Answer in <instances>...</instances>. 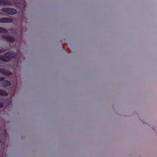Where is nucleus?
I'll return each mask as SVG.
<instances>
[{
	"label": "nucleus",
	"mask_w": 157,
	"mask_h": 157,
	"mask_svg": "<svg viewBox=\"0 0 157 157\" xmlns=\"http://www.w3.org/2000/svg\"><path fill=\"white\" fill-rule=\"evenodd\" d=\"M0 33L3 34L8 33V31L6 29L1 27H0Z\"/></svg>",
	"instance_id": "8"
},
{
	"label": "nucleus",
	"mask_w": 157,
	"mask_h": 157,
	"mask_svg": "<svg viewBox=\"0 0 157 157\" xmlns=\"http://www.w3.org/2000/svg\"><path fill=\"white\" fill-rule=\"evenodd\" d=\"M4 79H0V81L1 82L3 87H6L10 85V82L7 80H4Z\"/></svg>",
	"instance_id": "6"
},
{
	"label": "nucleus",
	"mask_w": 157,
	"mask_h": 157,
	"mask_svg": "<svg viewBox=\"0 0 157 157\" xmlns=\"http://www.w3.org/2000/svg\"><path fill=\"white\" fill-rule=\"evenodd\" d=\"M13 20L10 17H2L0 18V23H12Z\"/></svg>",
	"instance_id": "4"
},
{
	"label": "nucleus",
	"mask_w": 157,
	"mask_h": 157,
	"mask_svg": "<svg viewBox=\"0 0 157 157\" xmlns=\"http://www.w3.org/2000/svg\"><path fill=\"white\" fill-rule=\"evenodd\" d=\"M0 78H1V79H2V78H5L4 77H0Z\"/></svg>",
	"instance_id": "13"
},
{
	"label": "nucleus",
	"mask_w": 157,
	"mask_h": 157,
	"mask_svg": "<svg viewBox=\"0 0 157 157\" xmlns=\"http://www.w3.org/2000/svg\"><path fill=\"white\" fill-rule=\"evenodd\" d=\"M6 52V51H5L2 48L0 49V53H1L3 52Z\"/></svg>",
	"instance_id": "11"
},
{
	"label": "nucleus",
	"mask_w": 157,
	"mask_h": 157,
	"mask_svg": "<svg viewBox=\"0 0 157 157\" xmlns=\"http://www.w3.org/2000/svg\"><path fill=\"white\" fill-rule=\"evenodd\" d=\"M1 143V140H0V143Z\"/></svg>",
	"instance_id": "14"
},
{
	"label": "nucleus",
	"mask_w": 157,
	"mask_h": 157,
	"mask_svg": "<svg viewBox=\"0 0 157 157\" xmlns=\"http://www.w3.org/2000/svg\"><path fill=\"white\" fill-rule=\"evenodd\" d=\"M22 1V2H23V5L24 6V8H25V6H26V2H25V0H21Z\"/></svg>",
	"instance_id": "10"
},
{
	"label": "nucleus",
	"mask_w": 157,
	"mask_h": 157,
	"mask_svg": "<svg viewBox=\"0 0 157 157\" xmlns=\"http://www.w3.org/2000/svg\"><path fill=\"white\" fill-rule=\"evenodd\" d=\"M8 95V93L0 89V95L1 96H6Z\"/></svg>",
	"instance_id": "9"
},
{
	"label": "nucleus",
	"mask_w": 157,
	"mask_h": 157,
	"mask_svg": "<svg viewBox=\"0 0 157 157\" xmlns=\"http://www.w3.org/2000/svg\"><path fill=\"white\" fill-rule=\"evenodd\" d=\"M16 56L15 54L7 52L4 56H0V59L4 61L8 62L10 61L11 59L14 58Z\"/></svg>",
	"instance_id": "1"
},
{
	"label": "nucleus",
	"mask_w": 157,
	"mask_h": 157,
	"mask_svg": "<svg viewBox=\"0 0 157 157\" xmlns=\"http://www.w3.org/2000/svg\"><path fill=\"white\" fill-rule=\"evenodd\" d=\"M11 4L10 1L7 0H0V5H10Z\"/></svg>",
	"instance_id": "7"
},
{
	"label": "nucleus",
	"mask_w": 157,
	"mask_h": 157,
	"mask_svg": "<svg viewBox=\"0 0 157 157\" xmlns=\"http://www.w3.org/2000/svg\"><path fill=\"white\" fill-rule=\"evenodd\" d=\"M2 38L1 39H4L6 40V41L8 42L11 43H13L15 41V38L13 36H8L6 35H2L1 36Z\"/></svg>",
	"instance_id": "3"
},
{
	"label": "nucleus",
	"mask_w": 157,
	"mask_h": 157,
	"mask_svg": "<svg viewBox=\"0 0 157 157\" xmlns=\"http://www.w3.org/2000/svg\"><path fill=\"white\" fill-rule=\"evenodd\" d=\"M0 73L6 76H10L12 74V73L9 71L3 68L0 69Z\"/></svg>",
	"instance_id": "5"
},
{
	"label": "nucleus",
	"mask_w": 157,
	"mask_h": 157,
	"mask_svg": "<svg viewBox=\"0 0 157 157\" xmlns=\"http://www.w3.org/2000/svg\"><path fill=\"white\" fill-rule=\"evenodd\" d=\"M3 106V103L2 102H0V108H2Z\"/></svg>",
	"instance_id": "12"
},
{
	"label": "nucleus",
	"mask_w": 157,
	"mask_h": 157,
	"mask_svg": "<svg viewBox=\"0 0 157 157\" xmlns=\"http://www.w3.org/2000/svg\"><path fill=\"white\" fill-rule=\"evenodd\" d=\"M1 11L5 13L10 15L15 14L17 12L15 9L10 8H4L1 9Z\"/></svg>",
	"instance_id": "2"
}]
</instances>
